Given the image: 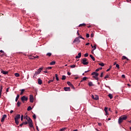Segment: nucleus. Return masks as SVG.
I'll use <instances>...</instances> for the list:
<instances>
[{"mask_svg": "<svg viewBox=\"0 0 131 131\" xmlns=\"http://www.w3.org/2000/svg\"><path fill=\"white\" fill-rule=\"evenodd\" d=\"M126 119H127V116H126L120 117H119L118 120V123L120 124V123H121L123 121V120H126Z\"/></svg>", "mask_w": 131, "mask_h": 131, "instance_id": "nucleus-1", "label": "nucleus"}, {"mask_svg": "<svg viewBox=\"0 0 131 131\" xmlns=\"http://www.w3.org/2000/svg\"><path fill=\"white\" fill-rule=\"evenodd\" d=\"M42 70V68H40L39 69L37 70L36 72H35V74H34V76H33V78L36 77L40 72H41V71Z\"/></svg>", "mask_w": 131, "mask_h": 131, "instance_id": "nucleus-2", "label": "nucleus"}, {"mask_svg": "<svg viewBox=\"0 0 131 131\" xmlns=\"http://www.w3.org/2000/svg\"><path fill=\"white\" fill-rule=\"evenodd\" d=\"M20 115L18 114L16 116H15V117L14 118L15 123H16V124H17V125H18V124H19V119H20Z\"/></svg>", "mask_w": 131, "mask_h": 131, "instance_id": "nucleus-3", "label": "nucleus"}, {"mask_svg": "<svg viewBox=\"0 0 131 131\" xmlns=\"http://www.w3.org/2000/svg\"><path fill=\"white\" fill-rule=\"evenodd\" d=\"M81 63H82L83 65H89V62L88 61V59L84 58L82 59Z\"/></svg>", "mask_w": 131, "mask_h": 131, "instance_id": "nucleus-4", "label": "nucleus"}, {"mask_svg": "<svg viewBox=\"0 0 131 131\" xmlns=\"http://www.w3.org/2000/svg\"><path fill=\"white\" fill-rule=\"evenodd\" d=\"M21 100L22 101V102H24V101H28V97L24 96L23 97H21Z\"/></svg>", "mask_w": 131, "mask_h": 131, "instance_id": "nucleus-5", "label": "nucleus"}, {"mask_svg": "<svg viewBox=\"0 0 131 131\" xmlns=\"http://www.w3.org/2000/svg\"><path fill=\"white\" fill-rule=\"evenodd\" d=\"M92 99H93V100H96V101L99 100V96H98V95H92Z\"/></svg>", "mask_w": 131, "mask_h": 131, "instance_id": "nucleus-6", "label": "nucleus"}, {"mask_svg": "<svg viewBox=\"0 0 131 131\" xmlns=\"http://www.w3.org/2000/svg\"><path fill=\"white\" fill-rule=\"evenodd\" d=\"M73 43H74L75 42H77V43H79V42H80V40L79 39V37H76L74 40L73 41Z\"/></svg>", "mask_w": 131, "mask_h": 131, "instance_id": "nucleus-7", "label": "nucleus"}, {"mask_svg": "<svg viewBox=\"0 0 131 131\" xmlns=\"http://www.w3.org/2000/svg\"><path fill=\"white\" fill-rule=\"evenodd\" d=\"M6 118H7V115H4L2 118L1 122H4V121H5V119H6Z\"/></svg>", "mask_w": 131, "mask_h": 131, "instance_id": "nucleus-8", "label": "nucleus"}, {"mask_svg": "<svg viewBox=\"0 0 131 131\" xmlns=\"http://www.w3.org/2000/svg\"><path fill=\"white\" fill-rule=\"evenodd\" d=\"M34 100V98H33V96L30 95V102L31 103H33V101Z\"/></svg>", "mask_w": 131, "mask_h": 131, "instance_id": "nucleus-9", "label": "nucleus"}, {"mask_svg": "<svg viewBox=\"0 0 131 131\" xmlns=\"http://www.w3.org/2000/svg\"><path fill=\"white\" fill-rule=\"evenodd\" d=\"M67 84H68V85H70V86H72V88H73V89H74V86H73V84H72V83H71V82L68 81V82H67Z\"/></svg>", "mask_w": 131, "mask_h": 131, "instance_id": "nucleus-10", "label": "nucleus"}, {"mask_svg": "<svg viewBox=\"0 0 131 131\" xmlns=\"http://www.w3.org/2000/svg\"><path fill=\"white\" fill-rule=\"evenodd\" d=\"M91 75H95V76H99V73L96 72H94L91 74Z\"/></svg>", "mask_w": 131, "mask_h": 131, "instance_id": "nucleus-11", "label": "nucleus"}, {"mask_svg": "<svg viewBox=\"0 0 131 131\" xmlns=\"http://www.w3.org/2000/svg\"><path fill=\"white\" fill-rule=\"evenodd\" d=\"M1 73H3V74H4L5 75H6L8 74V73H9V72L2 70L1 71Z\"/></svg>", "mask_w": 131, "mask_h": 131, "instance_id": "nucleus-12", "label": "nucleus"}, {"mask_svg": "<svg viewBox=\"0 0 131 131\" xmlns=\"http://www.w3.org/2000/svg\"><path fill=\"white\" fill-rule=\"evenodd\" d=\"M30 127H31L32 128H34V127L33 126V123H28Z\"/></svg>", "mask_w": 131, "mask_h": 131, "instance_id": "nucleus-13", "label": "nucleus"}, {"mask_svg": "<svg viewBox=\"0 0 131 131\" xmlns=\"http://www.w3.org/2000/svg\"><path fill=\"white\" fill-rule=\"evenodd\" d=\"M64 91H66V92H67L68 91H70V88H69V87H64Z\"/></svg>", "mask_w": 131, "mask_h": 131, "instance_id": "nucleus-14", "label": "nucleus"}, {"mask_svg": "<svg viewBox=\"0 0 131 131\" xmlns=\"http://www.w3.org/2000/svg\"><path fill=\"white\" fill-rule=\"evenodd\" d=\"M38 84H41V83H42V81L41 79H40V78L38 79Z\"/></svg>", "mask_w": 131, "mask_h": 131, "instance_id": "nucleus-15", "label": "nucleus"}, {"mask_svg": "<svg viewBox=\"0 0 131 131\" xmlns=\"http://www.w3.org/2000/svg\"><path fill=\"white\" fill-rule=\"evenodd\" d=\"M28 121V123H32V120H31V119H30V118H28V119L27 120Z\"/></svg>", "mask_w": 131, "mask_h": 131, "instance_id": "nucleus-16", "label": "nucleus"}, {"mask_svg": "<svg viewBox=\"0 0 131 131\" xmlns=\"http://www.w3.org/2000/svg\"><path fill=\"white\" fill-rule=\"evenodd\" d=\"M28 121V123H32V120H31V119H30V118H28V119L27 120Z\"/></svg>", "mask_w": 131, "mask_h": 131, "instance_id": "nucleus-17", "label": "nucleus"}, {"mask_svg": "<svg viewBox=\"0 0 131 131\" xmlns=\"http://www.w3.org/2000/svg\"><path fill=\"white\" fill-rule=\"evenodd\" d=\"M125 59H127V61H128V58H127V57H126V56H123L122 57V60H125Z\"/></svg>", "mask_w": 131, "mask_h": 131, "instance_id": "nucleus-18", "label": "nucleus"}, {"mask_svg": "<svg viewBox=\"0 0 131 131\" xmlns=\"http://www.w3.org/2000/svg\"><path fill=\"white\" fill-rule=\"evenodd\" d=\"M86 24H80L78 26V27H84L86 26Z\"/></svg>", "mask_w": 131, "mask_h": 131, "instance_id": "nucleus-19", "label": "nucleus"}, {"mask_svg": "<svg viewBox=\"0 0 131 131\" xmlns=\"http://www.w3.org/2000/svg\"><path fill=\"white\" fill-rule=\"evenodd\" d=\"M91 47H92V49H93V51H95V50H96V49H97L96 45H94L93 46V45H91Z\"/></svg>", "mask_w": 131, "mask_h": 131, "instance_id": "nucleus-20", "label": "nucleus"}, {"mask_svg": "<svg viewBox=\"0 0 131 131\" xmlns=\"http://www.w3.org/2000/svg\"><path fill=\"white\" fill-rule=\"evenodd\" d=\"M108 96L109 97L110 99H113V95L111 94H109Z\"/></svg>", "mask_w": 131, "mask_h": 131, "instance_id": "nucleus-21", "label": "nucleus"}, {"mask_svg": "<svg viewBox=\"0 0 131 131\" xmlns=\"http://www.w3.org/2000/svg\"><path fill=\"white\" fill-rule=\"evenodd\" d=\"M19 97H20V95L18 94L15 98V102H17V101H18Z\"/></svg>", "mask_w": 131, "mask_h": 131, "instance_id": "nucleus-22", "label": "nucleus"}, {"mask_svg": "<svg viewBox=\"0 0 131 131\" xmlns=\"http://www.w3.org/2000/svg\"><path fill=\"white\" fill-rule=\"evenodd\" d=\"M24 92H25V89H22L20 90V95H23V93H24Z\"/></svg>", "mask_w": 131, "mask_h": 131, "instance_id": "nucleus-23", "label": "nucleus"}, {"mask_svg": "<svg viewBox=\"0 0 131 131\" xmlns=\"http://www.w3.org/2000/svg\"><path fill=\"white\" fill-rule=\"evenodd\" d=\"M93 78H95L96 80H99V78H98V76H93Z\"/></svg>", "mask_w": 131, "mask_h": 131, "instance_id": "nucleus-24", "label": "nucleus"}, {"mask_svg": "<svg viewBox=\"0 0 131 131\" xmlns=\"http://www.w3.org/2000/svg\"><path fill=\"white\" fill-rule=\"evenodd\" d=\"M55 77H56V80L57 81H59V77H58V74H55Z\"/></svg>", "mask_w": 131, "mask_h": 131, "instance_id": "nucleus-25", "label": "nucleus"}, {"mask_svg": "<svg viewBox=\"0 0 131 131\" xmlns=\"http://www.w3.org/2000/svg\"><path fill=\"white\" fill-rule=\"evenodd\" d=\"M90 58H91V59L93 60V61H95V57H94V56H93V55H90Z\"/></svg>", "mask_w": 131, "mask_h": 131, "instance_id": "nucleus-26", "label": "nucleus"}, {"mask_svg": "<svg viewBox=\"0 0 131 131\" xmlns=\"http://www.w3.org/2000/svg\"><path fill=\"white\" fill-rule=\"evenodd\" d=\"M14 75L16 77H19V76H20V74L19 73H15Z\"/></svg>", "mask_w": 131, "mask_h": 131, "instance_id": "nucleus-27", "label": "nucleus"}, {"mask_svg": "<svg viewBox=\"0 0 131 131\" xmlns=\"http://www.w3.org/2000/svg\"><path fill=\"white\" fill-rule=\"evenodd\" d=\"M61 79H62V80H65V79H66V76L63 75Z\"/></svg>", "mask_w": 131, "mask_h": 131, "instance_id": "nucleus-28", "label": "nucleus"}, {"mask_svg": "<svg viewBox=\"0 0 131 131\" xmlns=\"http://www.w3.org/2000/svg\"><path fill=\"white\" fill-rule=\"evenodd\" d=\"M27 110H28V111H30V110H32V107H31V106H28Z\"/></svg>", "mask_w": 131, "mask_h": 131, "instance_id": "nucleus-29", "label": "nucleus"}, {"mask_svg": "<svg viewBox=\"0 0 131 131\" xmlns=\"http://www.w3.org/2000/svg\"><path fill=\"white\" fill-rule=\"evenodd\" d=\"M66 129H67V127H63L62 128H61L60 129V131H64V130H66Z\"/></svg>", "mask_w": 131, "mask_h": 131, "instance_id": "nucleus-30", "label": "nucleus"}, {"mask_svg": "<svg viewBox=\"0 0 131 131\" xmlns=\"http://www.w3.org/2000/svg\"><path fill=\"white\" fill-rule=\"evenodd\" d=\"M93 85H94V84H93V82H90L89 83V86H93Z\"/></svg>", "mask_w": 131, "mask_h": 131, "instance_id": "nucleus-31", "label": "nucleus"}, {"mask_svg": "<svg viewBox=\"0 0 131 131\" xmlns=\"http://www.w3.org/2000/svg\"><path fill=\"white\" fill-rule=\"evenodd\" d=\"M98 64L100 65V66H102V67H103V66L105 65L103 62L99 63H98Z\"/></svg>", "mask_w": 131, "mask_h": 131, "instance_id": "nucleus-32", "label": "nucleus"}, {"mask_svg": "<svg viewBox=\"0 0 131 131\" xmlns=\"http://www.w3.org/2000/svg\"><path fill=\"white\" fill-rule=\"evenodd\" d=\"M75 67H76V65H75V64L70 66L71 68H75Z\"/></svg>", "mask_w": 131, "mask_h": 131, "instance_id": "nucleus-33", "label": "nucleus"}, {"mask_svg": "<svg viewBox=\"0 0 131 131\" xmlns=\"http://www.w3.org/2000/svg\"><path fill=\"white\" fill-rule=\"evenodd\" d=\"M20 105H21V102H20L19 101H18L17 102V105L18 107H20Z\"/></svg>", "mask_w": 131, "mask_h": 131, "instance_id": "nucleus-34", "label": "nucleus"}, {"mask_svg": "<svg viewBox=\"0 0 131 131\" xmlns=\"http://www.w3.org/2000/svg\"><path fill=\"white\" fill-rule=\"evenodd\" d=\"M87 78H87L86 77H84L83 78L82 80L81 81H84V80H86Z\"/></svg>", "mask_w": 131, "mask_h": 131, "instance_id": "nucleus-35", "label": "nucleus"}, {"mask_svg": "<svg viewBox=\"0 0 131 131\" xmlns=\"http://www.w3.org/2000/svg\"><path fill=\"white\" fill-rule=\"evenodd\" d=\"M56 64V62L52 61L50 63V65H55Z\"/></svg>", "mask_w": 131, "mask_h": 131, "instance_id": "nucleus-36", "label": "nucleus"}, {"mask_svg": "<svg viewBox=\"0 0 131 131\" xmlns=\"http://www.w3.org/2000/svg\"><path fill=\"white\" fill-rule=\"evenodd\" d=\"M2 92H3V86H1V87H0V95L2 93Z\"/></svg>", "mask_w": 131, "mask_h": 131, "instance_id": "nucleus-37", "label": "nucleus"}, {"mask_svg": "<svg viewBox=\"0 0 131 131\" xmlns=\"http://www.w3.org/2000/svg\"><path fill=\"white\" fill-rule=\"evenodd\" d=\"M47 56H48L49 57H51L52 56V53H48L47 54Z\"/></svg>", "mask_w": 131, "mask_h": 131, "instance_id": "nucleus-38", "label": "nucleus"}, {"mask_svg": "<svg viewBox=\"0 0 131 131\" xmlns=\"http://www.w3.org/2000/svg\"><path fill=\"white\" fill-rule=\"evenodd\" d=\"M104 111H105V112H108V107H105V108H104Z\"/></svg>", "mask_w": 131, "mask_h": 131, "instance_id": "nucleus-39", "label": "nucleus"}, {"mask_svg": "<svg viewBox=\"0 0 131 131\" xmlns=\"http://www.w3.org/2000/svg\"><path fill=\"white\" fill-rule=\"evenodd\" d=\"M53 81H54V79L50 80L48 81V83H51V82H53Z\"/></svg>", "mask_w": 131, "mask_h": 131, "instance_id": "nucleus-40", "label": "nucleus"}, {"mask_svg": "<svg viewBox=\"0 0 131 131\" xmlns=\"http://www.w3.org/2000/svg\"><path fill=\"white\" fill-rule=\"evenodd\" d=\"M23 117H24L23 115H21L20 116V119L21 121H23Z\"/></svg>", "mask_w": 131, "mask_h": 131, "instance_id": "nucleus-41", "label": "nucleus"}, {"mask_svg": "<svg viewBox=\"0 0 131 131\" xmlns=\"http://www.w3.org/2000/svg\"><path fill=\"white\" fill-rule=\"evenodd\" d=\"M33 118H34V119H36V116L35 115V114H34L33 115Z\"/></svg>", "mask_w": 131, "mask_h": 131, "instance_id": "nucleus-42", "label": "nucleus"}, {"mask_svg": "<svg viewBox=\"0 0 131 131\" xmlns=\"http://www.w3.org/2000/svg\"><path fill=\"white\" fill-rule=\"evenodd\" d=\"M104 78H105V79H107V78H109V75H107L106 76H105L104 77Z\"/></svg>", "mask_w": 131, "mask_h": 131, "instance_id": "nucleus-43", "label": "nucleus"}, {"mask_svg": "<svg viewBox=\"0 0 131 131\" xmlns=\"http://www.w3.org/2000/svg\"><path fill=\"white\" fill-rule=\"evenodd\" d=\"M116 67H117V68H118V69H119V64H116Z\"/></svg>", "mask_w": 131, "mask_h": 131, "instance_id": "nucleus-44", "label": "nucleus"}, {"mask_svg": "<svg viewBox=\"0 0 131 131\" xmlns=\"http://www.w3.org/2000/svg\"><path fill=\"white\" fill-rule=\"evenodd\" d=\"M78 56L80 58L81 57V53H79Z\"/></svg>", "mask_w": 131, "mask_h": 131, "instance_id": "nucleus-45", "label": "nucleus"}, {"mask_svg": "<svg viewBox=\"0 0 131 131\" xmlns=\"http://www.w3.org/2000/svg\"><path fill=\"white\" fill-rule=\"evenodd\" d=\"M84 57H89V54L85 53V54H84Z\"/></svg>", "mask_w": 131, "mask_h": 131, "instance_id": "nucleus-46", "label": "nucleus"}, {"mask_svg": "<svg viewBox=\"0 0 131 131\" xmlns=\"http://www.w3.org/2000/svg\"><path fill=\"white\" fill-rule=\"evenodd\" d=\"M23 123H24V124H25V125H26V124H28V122H27V121H26L25 122H23Z\"/></svg>", "mask_w": 131, "mask_h": 131, "instance_id": "nucleus-47", "label": "nucleus"}, {"mask_svg": "<svg viewBox=\"0 0 131 131\" xmlns=\"http://www.w3.org/2000/svg\"><path fill=\"white\" fill-rule=\"evenodd\" d=\"M78 37H79V38H82V39H84V38L82 37V36H79Z\"/></svg>", "mask_w": 131, "mask_h": 131, "instance_id": "nucleus-48", "label": "nucleus"}, {"mask_svg": "<svg viewBox=\"0 0 131 131\" xmlns=\"http://www.w3.org/2000/svg\"><path fill=\"white\" fill-rule=\"evenodd\" d=\"M47 69H48V70H50L52 69V67H48V68H47Z\"/></svg>", "mask_w": 131, "mask_h": 131, "instance_id": "nucleus-49", "label": "nucleus"}, {"mask_svg": "<svg viewBox=\"0 0 131 131\" xmlns=\"http://www.w3.org/2000/svg\"><path fill=\"white\" fill-rule=\"evenodd\" d=\"M25 119H27V120H28V116L27 115V116H25Z\"/></svg>", "mask_w": 131, "mask_h": 131, "instance_id": "nucleus-50", "label": "nucleus"}, {"mask_svg": "<svg viewBox=\"0 0 131 131\" xmlns=\"http://www.w3.org/2000/svg\"><path fill=\"white\" fill-rule=\"evenodd\" d=\"M103 75H104V73H101V75H100V77H103Z\"/></svg>", "mask_w": 131, "mask_h": 131, "instance_id": "nucleus-51", "label": "nucleus"}, {"mask_svg": "<svg viewBox=\"0 0 131 131\" xmlns=\"http://www.w3.org/2000/svg\"><path fill=\"white\" fill-rule=\"evenodd\" d=\"M86 37H87V38L90 37V34H86Z\"/></svg>", "mask_w": 131, "mask_h": 131, "instance_id": "nucleus-52", "label": "nucleus"}, {"mask_svg": "<svg viewBox=\"0 0 131 131\" xmlns=\"http://www.w3.org/2000/svg\"><path fill=\"white\" fill-rule=\"evenodd\" d=\"M0 56L1 57H4V56H5V53H2Z\"/></svg>", "mask_w": 131, "mask_h": 131, "instance_id": "nucleus-53", "label": "nucleus"}, {"mask_svg": "<svg viewBox=\"0 0 131 131\" xmlns=\"http://www.w3.org/2000/svg\"><path fill=\"white\" fill-rule=\"evenodd\" d=\"M122 78H125V75H122Z\"/></svg>", "mask_w": 131, "mask_h": 131, "instance_id": "nucleus-54", "label": "nucleus"}, {"mask_svg": "<svg viewBox=\"0 0 131 131\" xmlns=\"http://www.w3.org/2000/svg\"><path fill=\"white\" fill-rule=\"evenodd\" d=\"M0 52H1L2 54H5V52L3 50H1Z\"/></svg>", "mask_w": 131, "mask_h": 131, "instance_id": "nucleus-55", "label": "nucleus"}, {"mask_svg": "<svg viewBox=\"0 0 131 131\" xmlns=\"http://www.w3.org/2000/svg\"><path fill=\"white\" fill-rule=\"evenodd\" d=\"M24 125V123H22L21 124H19V126L22 127Z\"/></svg>", "mask_w": 131, "mask_h": 131, "instance_id": "nucleus-56", "label": "nucleus"}, {"mask_svg": "<svg viewBox=\"0 0 131 131\" xmlns=\"http://www.w3.org/2000/svg\"><path fill=\"white\" fill-rule=\"evenodd\" d=\"M9 90H10V88H8L6 89V92L7 93H8V92H9Z\"/></svg>", "mask_w": 131, "mask_h": 131, "instance_id": "nucleus-57", "label": "nucleus"}, {"mask_svg": "<svg viewBox=\"0 0 131 131\" xmlns=\"http://www.w3.org/2000/svg\"><path fill=\"white\" fill-rule=\"evenodd\" d=\"M34 59H36V58H38V56H36L33 57Z\"/></svg>", "mask_w": 131, "mask_h": 131, "instance_id": "nucleus-58", "label": "nucleus"}, {"mask_svg": "<svg viewBox=\"0 0 131 131\" xmlns=\"http://www.w3.org/2000/svg\"><path fill=\"white\" fill-rule=\"evenodd\" d=\"M98 125H99V126H101L102 125V123H98Z\"/></svg>", "mask_w": 131, "mask_h": 131, "instance_id": "nucleus-59", "label": "nucleus"}, {"mask_svg": "<svg viewBox=\"0 0 131 131\" xmlns=\"http://www.w3.org/2000/svg\"><path fill=\"white\" fill-rule=\"evenodd\" d=\"M79 58H80V57H79L78 56H76V59H79Z\"/></svg>", "mask_w": 131, "mask_h": 131, "instance_id": "nucleus-60", "label": "nucleus"}, {"mask_svg": "<svg viewBox=\"0 0 131 131\" xmlns=\"http://www.w3.org/2000/svg\"><path fill=\"white\" fill-rule=\"evenodd\" d=\"M91 36V37H94V34L92 33Z\"/></svg>", "mask_w": 131, "mask_h": 131, "instance_id": "nucleus-61", "label": "nucleus"}, {"mask_svg": "<svg viewBox=\"0 0 131 131\" xmlns=\"http://www.w3.org/2000/svg\"><path fill=\"white\" fill-rule=\"evenodd\" d=\"M68 75H71V73L68 72Z\"/></svg>", "mask_w": 131, "mask_h": 131, "instance_id": "nucleus-62", "label": "nucleus"}, {"mask_svg": "<svg viewBox=\"0 0 131 131\" xmlns=\"http://www.w3.org/2000/svg\"><path fill=\"white\" fill-rule=\"evenodd\" d=\"M108 114H109V113H108V112H105V115H108Z\"/></svg>", "mask_w": 131, "mask_h": 131, "instance_id": "nucleus-63", "label": "nucleus"}, {"mask_svg": "<svg viewBox=\"0 0 131 131\" xmlns=\"http://www.w3.org/2000/svg\"><path fill=\"white\" fill-rule=\"evenodd\" d=\"M89 45H90V43L87 42V43L85 44V46H89Z\"/></svg>", "mask_w": 131, "mask_h": 131, "instance_id": "nucleus-64", "label": "nucleus"}]
</instances>
